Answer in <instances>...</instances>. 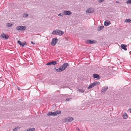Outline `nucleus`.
<instances>
[{"label":"nucleus","mask_w":131,"mask_h":131,"mask_svg":"<svg viewBox=\"0 0 131 131\" xmlns=\"http://www.w3.org/2000/svg\"><path fill=\"white\" fill-rule=\"evenodd\" d=\"M68 66L69 64L68 63H65L60 66L59 68L56 69V70L57 72L62 71L64 70Z\"/></svg>","instance_id":"nucleus-1"},{"label":"nucleus","mask_w":131,"mask_h":131,"mask_svg":"<svg viewBox=\"0 0 131 131\" xmlns=\"http://www.w3.org/2000/svg\"><path fill=\"white\" fill-rule=\"evenodd\" d=\"M61 113V111L59 110L54 112H49L47 114V115L49 116H55L57 115L60 114Z\"/></svg>","instance_id":"nucleus-2"},{"label":"nucleus","mask_w":131,"mask_h":131,"mask_svg":"<svg viewBox=\"0 0 131 131\" xmlns=\"http://www.w3.org/2000/svg\"><path fill=\"white\" fill-rule=\"evenodd\" d=\"M64 32L58 29H56L53 31L52 34L53 35H57L61 36L63 34Z\"/></svg>","instance_id":"nucleus-3"},{"label":"nucleus","mask_w":131,"mask_h":131,"mask_svg":"<svg viewBox=\"0 0 131 131\" xmlns=\"http://www.w3.org/2000/svg\"><path fill=\"white\" fill-rule=\"evenodd\" d=\"M73 120V117H68L63 119L62 121L64 122H71Z\"/></svg>","instance_id":"nucleus-4"},{"label":"nucleus","mask_w":131,"mask_h":131,"mask_svg":"<svg viewBox=\"0 0 131 131\" xmlns=\"http://www.w3.org/2000/svg\"><path fill=\"white\" fill-rule=\"evenodd\" d=\"M26 28V27L25 26H18L16 27L15 29L17 30H24Z\"/></svg>","instance_id":"nucleus-5"},{"label":"nucleus","mask_w":131,"mask_h":131,"mask_svg":"<svg viewBox=\"0 0 131 131\" xmlns=\"http://www.w3.org/2000/svg\"><path fill=\"white\" fill-rule=\"evenodd\" d=\"M58 41V39L57 37L54 38L52 39V41L51 43L52 45L54 46Z\"/></svg>","instance_id":"nucleus-6"},{"label":"nucleus","mask_w":131,"mask_h":131,"mask_svg":"<svg viewBox=\"0 0 131 131\" xmlns=\"http://www.w3.org/2000/svg\"><path fill=\"white\" fill-rule=\"evenodd\" d=\"M0 37L1 38H5L6 39H8L9 38V36L8 35L6 36V35L4 34V33H2V34L0 35Z\"/></svg>","instance_id":"nucleus-7"},{"label":"nucleus","mask_w":131,"mask_h":131,"mask_svg":"<svg viewBox=\"0 0 131 131\" xmlns=\"http://www.w3.org/2000/svg\"><path fill=\"white\" fill-rule=\"evenodd\" d=\"M63 13L65 15H70L72 14L71 12L69 10H64Z\"/></svg>","instance_id":"nucleus-8"},{"label":"nucleus","mask_w":131,"mask_h":131,"mask_svg":"<svg viewBox=\"0 0 131 131\" xmlns=\"http://www.w3.org/2000/svg\"><path fill=\"white\" fill-rule=\"evenodd\" d=\"M57 63V62L56 61H54L52 62H49L47 63L46 64V65H49L51 64H52L54 65H56Z\"/></svg>","instance_id":"nucleus-9"},{"label":"nucleus","mask_w":131,"mask_h":131,"mask_svg":"<svg viewBox=\"0 0 131 131\" xmlns=\"http://www.w3.org/2000/svg\"><path fill=\"white\" fill-rule=\"evenodd\" d=\"M17 43L22 47L24 46L25 45H26V42L25 41H24L23 42H21L20 41V40H18L17 41Z\"/></svg>","instance_id":"nucleus-10"},{"label":"nucleus","mask_w":131,"mask_h":131,"mask_svg":"<svg viewBox=\"0 0 131 131\" xmlns=\"http://www.w3.org/2000/svg\"><path fill=\"white\" fill-rule=\"evenodd\" d=\"M94 10L92 8H89L86 11V12L87 13H89L93 12Z\"/></svg>","instance_id":"nucleus-11"},{"label":"nucleus","mask_w":131,"mask_h":131,"mask_svg":"<svg viewBox=\"0 0 131 131\" xmlns=\"http://www.w3.org/2000/svg\"><path fill=\"white\" fill-rule=\"evenodd\" d=\"M93 76L94 78H96L98 79H100V77L97 74H93Z\"/></svg>","instance_id":"nucleus-12"},{"label":"nucleus","mask_w":131,"mask_h":131,"mask_svg":"<svg viewBox=\"0 0 131 131\" xmlns=\"http://www.w3.org/2000/svg\"><path fill=\"white\" fill-rule=\"evenodd\" d=\"M111 23L110 21L108 20H105L104 22V25L106 26H109Z\"/></svg>","instance_id":"nucleus-13"},{"label":"nucleus","mask_w":131,"mask_h":131,"mask_svg":"<svg viewBox=\"0 0 131 131\" xmlns=\"http://www.w3.org/2000/svg\"><path fill=\"white\" fill-rule=\"evenodd\" d=\"M108 88V87L107 86H105L103 87L101 90V92L103 93H104L105 92Z\"/></svg>","instance_id":"nucleus-14"},{"label":"nucleus","mask_w":131,"mask_h":131,"mask_svg":"<svg viewBox=\"0 0 131 131\" xmlns=\"http://www.w3.org/2000/svg\"><path fill=\"white\" fill-rule=\"evenodd\" d=\"M121 46L122 48L124 50H125L126 51L127 50V48H126V45L124 44H122L121 45Z\"/></svg>","instance_id":"nucleus-15"},{"label":"nucleus","mask_w":131,"mask_h":131,"mask_svg":"<svg viewBox=\"0 0 131 131\" xmlns=\"http://www.w3.org/2000/svg\"><path fill=\"white\" fill-rule=\"evenodd\" d=\"M94 86L96 85H99L100 84V83L98 82H95L92 83Z\"/></svg>","instance_id":"nucleus-16"},{"label":"nucleus","mask_w":131,"mask_h":131,"mask_svg":"<svg viewBox=\"0 0 131 131\" xmlns=\"http://www.w3.org/2000/svg\"><path fill=\"white\" fill-rule=\"evenodd\" d=\"M104 26H100L99 27L97 28V30L98 31H100L102 29L104 28Z\"/></svg>","instance_id":"nucleus-17"},{"label":"nucleus","mask_w":131,"mask_h":131,"mask_svg":"<svg viewBox=\"0 0 131 131\" xmlns=\"http://www.w3.org/2000/svg\"><path fill=\"white\" fill-rule=\"evenodd\" d=\"M35 130V128H29L27 129L25 131H34Z\"/></svg>","instance_id":"nucleus-18"},{"label":"nucleus","mask_w":131,"mask_h":131,"mask_svg":"<svg viewBox=\"0 0 131 131\" xmlns=\"http://www.w3.org/2000/svg\"><path fill=\"white\" fill-rule=\"evenodd\" d=\"M87 41L88 43L90 44H93L95 43L94 40H89L88 41Z\"/></svg>","instance_id":"nucleus-19"},{"label":"nucleus","mask_w":131,"mask_h":131,"mask_svg":"<svg viewBox=\"0 0 131 131\" xmlns=\"http://www.w3.org/2000/svg\"><path fill=\"white\" fill-rule=\"evenodd\" d=\"M123 118L125 119H126L128 117L126 113H125L123 115Z\"/></svg>","instance_id":"nucleus-20"},{"label":"nucleus","mask_w":131,"mask_h":131,"mask_svg":"<svg viewBox=\"0 0 131 131\" xmlns=\"http://www.w3.org/2000/svg\"><path fill=\"white\" fill-rule=\"evenodd\" d=\"M125 22L126 23H131V19L129 18L126 19Z\"/></svg>","instance_id":"nucleus-21"},{"label":"nucleus","mask_w":131,"mask_h":131,"mask_svg":"<svg viewBox=\"0 0 131 131\" xmlns=\"http://www.w3.org/2000/svg\"><path fill=\"white\" fill-rule=\"evenodd\" d=\"M77 91H78L79 92L83 93L84 92V91L82 89H78L77 90Z\"/></svg>","instance_id":"nucleus-22"},{"label":"nucleus","mask_w":131,"mask_h":131,"mask_svg":"<svg viewBox=\"0 0 131 131\" xmlns=\"http://www.w3.org/2000/svg\"><path fill=\"white\" fill-rule=\"evenodd\" d=\"M12 24L9 23H7L6 25V26H7L8 27H10L12 26Z\"/></svg>","instance_id":"nucleus-23"},{"label":"nucleus","mask_w":131,"mask_h":131,"mask_svg":"<svg viewBox=\"0 0 131 131\" xmlns=\"http://www.w3.org/2000/svg\"><path fill=\"white\" fill-rule=\"evenodd\" d=\"M19 128L20 127H17L14 128L13 129V130L14 131H16L19 129Z\"/></svg>","instance_id":"nucleus-24"},{"label":"nucleus","mask_w":131,"mask_h":131,"mask_svg":"<svg viewBox=\"0 0 131 131\" xmlns=\"http://www.w3.org/2000/svg\"><path fill=\"white\" fill-rule=\"evenodd\" d=\"M93 87H94L92 83L89 85V87H88V88L89 89H90Z\"/></svg>","instance_id":"nucleus-25"},{"label":"nucleus","mask_w":131,"mask_h":131,"mask_svg":"<svg viewBox=\"0 0 131 131\" xmlns=\"http://www.w3.org/2000/svg\"><path fill=\"white\" fill-rule=\"evenodd\" d=\"M23 16L24 17H26L28 16V15L27 14H24Z\"/></svg>","instance_id":"nucleus-26"},{"label":"nucleus","mask_w":131,"mask_h":131,"mask_svg":"<svg viewBox=\"0 0 131 131\" xmlns=\"http://www.w3.org/2000/svg\"><path fill=\"white\" fill-rule=\"evenodd\" d=\"M58 16H63V14L62 13H60L58 15Z\"/></svg>","instance_id":"nucleus-27"},{"label":"nucleus","mask_w":131,"mask_h":131,"mask_svg":"<svg viewBox=\"0 0 131 131\" xmlns=\"http://www.w3.org/2000/svg\"><path fill=\"white\" fill-rule=\"evenodd\" d=\"M126 3L127 4H131V0H128L127 1Z\"/></svg>","instance_id":"nucleus-28"},{"label":"nucleus","mask_w":131,"mask_h":131,"mask_svg":"<svg viewBox=\"0 0 131 131\" xmlns=\"http://www.w3.org/2000/svg\"><path fill=\"white\" fill-rule=\"evenodd\" d=\"M71 100V99L70 98H69L66 99V100L67 101H69Z\"/></svg>","instance_id":"nucleus-29"},{"label":"nucleus","mask_w":131,"mask_h":131,"mask_svg":"<svg viewBox=\"0 0 131 131\" xmlns=\"http://www.w3.org/2000/svg\"><path fill=\"white\" fill-rule=\"evenodd\" d=\"M104 0H98V1L99 2H103Z\"/></svg>","instance_id":"nucleus-30"},{"label":"nucleus","mask_w":131,"mask_h":131,"mask_svg":"<svg viewBox=\"0 0 131 131\" xmlns=\"http://www.w3.org/2000/svg\"><path fill=\"white\" fill-rule=\"evenodd\" d=\"M128 111L131 113V108L129 109Z\"/></svg>","instance_id":"nucleus-31"},{"label":"nucleus","mask_w":131,"mask_h":131,"mask_svg":"<svg viewBox=\"0 0 131 131\" xmlns=\"http://www.w3.org/2000/svg\"><path fill=\"white\" fill-rule=\"evenodd\" d=\"M31 43L33 44H35V42H33L32 41H31Z\"/></svg>","instance_id":"nucleus-32"},{"label":"nucleus","mask_w":131,"mask_h":131,"mask_svg":"<svg viewBox=\"0 0 131 131\" xmlns=\"http://www.w3.org/2000/svg\"><path fill=\"white\" fill-rule=\"evenodd\" d=\"M17 89L18 90H19V91H20V90L19 89V88L18 87H17Z\"/></svg>","instance_id":"nucleus-33"},{"label":"nucleus","mask_w":131,"mask_h":131,"mask_svg":"<svg viewBox=\"0 0 131 131\" xmlns=\"http://www.w3.org/2000/svg\"><path fill=\"white\" fill-rule=\"evenodd\" d=\"M78 130L79 131H80V129H79V128H78Z\"/></svg>","instance_id":"nucleus-34"},{"label":"nucleus","mask_w":131,"mask_h":131,"mask_svg":"<svg viewBox=\"0 0 131 131\" xmlns=\"http://www.w3.org/2000/svg\"><path fill=\"white\" fill-rule=\"evenodd\" d=\"M116 3H118V1H116Z\"/></svg>","instance_id":"nucleus-35"},{"label":"nucleus","mask_w":131,"mask_h":131,"mask_svg":"<svg viewBox=\"0 0 131 131\" xmlns=\"http://www.w3.org/2000/svg\"><path fill=\"white\" fill-rule=\"evenodd\" d=\"M130 94H131V93H130Z\"/></svg>","instance_id":"nucleus-36"}]
</instances>
